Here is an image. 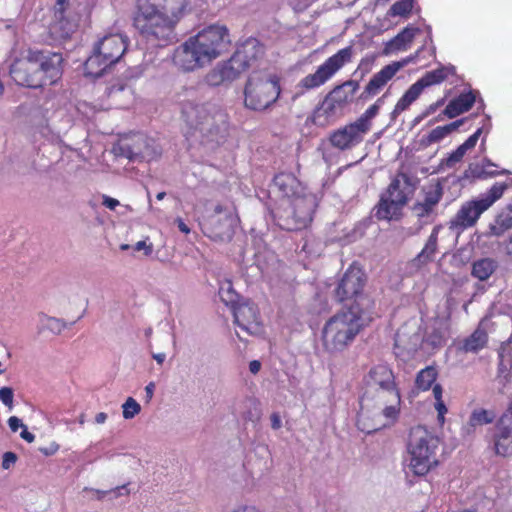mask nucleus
<instances>
[{
	"label": "nucleus",
	"instance_id": "obj_1",
	"mask_svg": "<svg viewBox=\"0 0 512 512\" xmlns=\"http://www.w3.org/2000/svg\"><path fill=\"white\" fill-rule=\"evenodd\" d=\"M225 26L211 25L190 37L174 53V63L183 71H193L218 58L229 46Z\"/></svg>",
	"mask_w": 512,
	"mask_h": 512
},
{
	"label": "nucleus",
	"instance_id": "obj_2",
	"mask_svg": "<svg viewBox=\"0 0 512 512\" xmlns=\"http://www.w3.org/2000/svg\"><path fill=\"white\" fill-rule=\"evenodd\" d=\"M181 118L189 128L199 132L203 144L214 147L228 134V115L215 103L184 100Z\"/></svg>",
	"mask_w": 512,
	"mask_h": 512
},
{
	"label": "nucleus",
	"instance_id": "obj_3",
	"mask_svg": "<svg viewBox=\"0 0 512 512\" xmlns=\"http://www.w3.org/2000/svg\"><path fill=\"white\" fill-rule=\"evenodd\" d=\"M62 62L59 53L30 51L28 57L13 62L10 75L18 85L29 88L52 85L62 75Z\"/></svg>",
	"mask_w": 512,
	"mask_h": 512
},
{
	"label": "nucleus",
	"instance_id": "obj_4",
	"mask_svg": "<svg viewBox=\"0 0 512 512\" xmlns=\"http://www.w3.org/2000/svg\"><path fill=\"white\" fill-rule=\"evenodd\" d=\"M399 404L397 388H364L357 417L358 428L367 434L380 430L396 416Z\"/></svg>",
	"mask_w": 512,
	"mask_h": 512
},
{
	"label": "nucleus",
	"instance_id": "obj_5",
	"mask_svg": "<svg viewBox=\"0 0 512 512\" xmlns=\"http://www.w3.org/2000/svg\"><path fill=\"white\" fill-rule=\"evenodd\" d=\"M176 23L147 0H138L134 27L151 46H166L176 40Z\"/></svg>",
	"mask_w": 512,
	"mask_h": 512
},
{
	"label": "nucleus",
	"instance_id": "obj_6",
	"mask_svg": "<svg viewBox=\"0 0 512 512\" xmlns=\"http://www.w3.org/2000/svg\"><path fill=\"white\" fill-rule=\"evenodd\" d=\"M362 309L348 306L334 315L323 329V339L327 347L343 350L362 328Z\"/></svg>",
	"mask_w": 512,
	"mask_h": 512
},
{
	"label": "nucleus",
	"instance_id": "obj_7",
	"mask_svg": "<svg viewBox=\"0 0 512 512\" xmlns=\"http://www.w3.org/2000/svg\"><path fill=\"white\" fill-rule=\"evenodd\" d=\"M415 191V185L408 175L399 173L392 180L385 193L381 195L375 216L379 220L399 219L402 208L408 203Z\"/></svg>",
	"mask_w": 512,
	"mask_h": 512
},
{
	"label": "nucleus",
	"instance_id": "obj_8",
	"mask_svg": "<svg viewBox=\"0 0 512 512\" xmlns=\"http://www.w3.org/2000/svg\"><path fill=\"white\" fill-rule=\"evenodd\" d=\"M437 446L438 439L424 427L417 426L411 429L408 442L409 468L415 475L423 476L437 464L435 458Z\"/></svg>",
	"mask_w": 512,
	"mask_h": 512
},
{
	"label": "nucleus",
	"instance_id": "obj_9",
	"mask_svg": "<svg viewBox=\"0 0 512 512\" xmlns=\"http://www.w3.org/2000/svg\"><path fill=\"white\" fill-rule=\"evenodd\" d=\"M244 94L246 107L264 110L277 100L280 88L272 74L257 71L249 76Z\"/></svg>",
	"mask_w": 512,
	"mask_h": 512
},
{
	"label": "nucleus",
	"instance_id": "obj_10",
	"mask_svg": "<svg viewBox=\"0 0 512 512\" xmlns=\"http://www.w3.org/2000/svg\"><path fill=\"white\" fill-rule=\"evenodd\" d=\"M112 153L129 161H151L160 156L161 148L153 138L143 133H129L118 139Z\"/></svg>",
	"mask_w": 512,
	"mask_h": 512
},
{
	"label": "nucleus",
	"instance_id": "obj_11",
	"mask_svg": "<svg viewBox=\"0 0 512 512\" xmlns=\"http://www.w3.org/2000/svg\"><path fill=\"white\" fill-rule=\"evenodd\" d=\"M314 208V197L312 195H304L302 192L292 198L284 211H277L278 225L288 231L300 230L312 221Z\"/></svg>",
	"mask_w": 512,
	"mask_h": 512
},
{
	"label": "nucleus",
	"instance_id": "obj_12",
	"mask_svg": "<svg viewBox=\"0 0 512 512\" xmlns=\"http://www.w3.org/2000/svg\"><path fill=\"white\" fill-rule=\"evenodd\" d=\"M238 218L232 208L216 205L213 213L201 222L203 233L214 241H229L234 234Z\"/></svg>",
	"mask_w": 512,
	"mask_h": 512
},
{
	"label": "nucleus",
	"instance_id": "obj_13",
	"mask_svg": "<svg viewBox=\"0 0 512 512\" xmlns=\"http://www.w3.org/2000/svg\"><path fill=\"white\" fill-rule=\"evenodd\" d=\"M365 274L356 265H351L342 276L337 288L335 298L338 302L353 301L350 306L361 308L362 291L365 285Z\"/></svg>",
	"mask_w": 512,
	"mask_h": 512
},
{
	"label": "nucleus",
	"instance_id": "obj_14",
	"mask_svg": "<svg viewBox=\"0 0 512 512\" xmlns=\"http://www.w3.org/2000/svg\"><path fill=\"white\" fill-rule=\"evenodd\" d=\"M352 46L339 50L336 54L329 57L322 65L318 67L315 73L304 77L299 87L303 89H313L323 85L328 81L345 63L350 62L352 57Z\"/></svg>",
	"mask_w": 512,
	"mask_h": 512
},
{
	"label": "nucleus",
	"instance_id": "obj_15",
	"mask_svg": "<svg viewBox=\"0 0 512 512\" xmlns=\"http://www.w3.org/2000/svg\"><path fill=\"white\" fill-rule=\"evenodd\" d=\"M235 324L248 334L256 335L261 332L259 311L256 305L249 300H241L231 309Z\"/></svg>",
	"mask_w": 512,
	"mask_h": 512
},
{
	"label": "nucleus",
	"instance_id": "obj_16",
	"mask_svg": "<svg viewBox=\"0 0 512 512\" xmlns=\"http://www.w3.org/2000/svg\"><path fill=\"white\" fill-rule=\"evenodd\" d=\"M486 210L478 199L465 202L448 222L449 229L460 233L473 227Z\"/></svg>",
	"mask_w": 512,
	"mask_h": 512
},
{
	"label": "nucleus",
	"instance_id": "obj_17",
	"mask_svg": "<svg viewBox=\"0 0 512 512\" xmlns=\"http://www.w3.org/2000/svg\"><path fill=\"white\" fill-rule=\"evenodd\" d=\"M367 133L357 121H354L335 131L330 136V141L334 147L345 150L359 144Z\"/></svg>",
	"mask_w": 512,
	"mask_h": 512
},
{
	"label": "nucleus",
	"instance_id": "obj_18",
	"mask_svg": "<svg viewBox=\"0 0 512 512\" xmlns=\"http://www.w3.org/2000/svg\"><path fill=\"white\" fill-rule=\"evenodd\" d=\"M127 44L124 37L120 34H110L103 37L95 49L99 52L106 61L109 63H117L124 52L126 51Z\"/></svg>",
	"mask_w": 512,
	"mask_h": 512
},
{
	"label": "nucleus",
	"instance_id": "obj_19",
	"mask_svg": "<svg viewBox=\"0 0 512 512\" xmlns=\"http://www.w3.org/2000/svg\"><path fill=\"white\" fill-rule=\"evenodd\" d=\"M496 431L493 436L496 454L505 456L509 453L512 444V422L507 415H502L496 423Z\"/></svg>",
	"mask_w": 512,
	"mask_h": 512
},
{
	"label": "nucleus",
	"instance_id": "obj_20",
	"mask_svg": "<svg viewBox=\"0 0 512 512\" xmlns=\"http://www.w3.org/2000/svg\"><path fill=\"white\" fill-rule=\"evenodd\" d=\"M342 112V107L327 94L322 103L315 109L311 119L315 125L324 127L340 116Z\"/></svg>",
	"mask_w": 512,
	"mask_h": 512
},
{
	"label": "nucleus",
	"instance_id": "obj_21",
	"mask_svg": "<svg viewBox=\"0 0 512 512\" xmlns=\"http://www.w3.org/2000/svg\"><path fill=\"white\" fill-rule=\"evenodd\" d=\"M234 55L248 68L264 55V46L251 37L237 47Z\"/></svg>",
	"mask_w": 512,
	"mask_h": 512
},
{
	"label": "nucleus",
	"instance_id": "obj_22",
	"mask_svg": "<svg viewBox=\"0 0 512 512\" xmlns=\"http://www.w3.org/2000/svg\"><path fill=\"white\" fill-rule=\"evenodd\" d=\"M396 388L392 370L386 365L373 367L365 378V388Z\"/></svg>",
	"mask_w": 512,
	"mask_h": 512
},
{
	"label": "nucleus",
	"instance_id": "obj_23",
	"mask_svg": "<svg viewBox=\"0 0 512 512\" xmlns=\"http://www.w3.org/2000/svg\"><path fill=\"white\" fill-rule=\"evenodd\" d=\"M272 188L275 193L283 198H294L303 191L300 182L289 173L276 175L273 180Z\"/></svg>",
	"mask_w": 512,
	"mask_h": 512
},
{
	"label": "nucleus",
	"instance_id": "obj_24",
	"mask_svg": "<svg viewBox=\"0 0 512 512\" xmlns=\"http://www.w3.org/2000/svg\"><path fill=\"white\" fill-rule=\"evenodd\" d=\"M396 75L390 64L384 66L377 72L368 82L364 91L360 95V99L366 100L371 96L379 93L380 90Z\"/></svg>",
	"mask_w": 512,
	"mask_h": 512
},
{
	"label": "nucleus",
	"instance_id": "obj_25",
	"mask_svg": "<svg viewBox=\"0 0 512 512\" xmlns=\"http://www.w3.org/2000/svg\"><path fill=\"white\" fill-rule=\"evenodd\" d=\"M496 381L499 384V392L511 393L512 390V354H499L498 373Z\"/></svg>",
	"mask_w": 512,
	"mask_h": 512
},
{
	"label": "nucleus",
	"instance_id": "obj_26",
	"mask_svg": "<svg viewBox=\"0 0 512 512\" xmlns=\"http://www.w3.org/2000/svg\"><path fill=\"white\" fill-rule=\"evenodd\" d=\"M418 29L406 27L400 33H398L394 38L388 41L385 44L383 49L384 55H390L396 51H405L408 49L410 44L412 43Z\"/></svg>",
	"mask_w": 512,
	"mask_h": 512
},
{
	"label": "nucleus",
	"instance_id": "obj_27",
	"mask_svg": "<svg viewBox=\"0 0 512 512\" xmlns=\"http://www.w3.org/2000/svg\"><path fill=\"white\" fill-rule=\"evenodd\" d=\"M359 89V83L354 80H348L341 85L336 86L328 95L344 109L352 102L356 91Z\"/></svg>",
	"mask_w": 512,
	"mask_h": 512
},
{
	"label": "nucleus",
	"instance_id": "obj_28",
	"mask_svg": "<svg viewBox=\"0 0 512 512\" xmlns=\"http://www.w3.org/2000/svg\"><path fill=\"white\" fill-rule=\"evenodd\" d=\"M511 228L512 209L506 206L496 215L494 221L489 224L486 235L488 237H500Z\"/></svg>",
	"mask_w": 512,
	"mask_h": 512
},
{
	"label": "nucleus",
	"instance_id": "obj_29",
	"mask_svg": "<svg viewBox=\"0 0 512 512\" xmlns=\"http://www.w3.org/2000/svg\"><path fill=\"white\" fill-rule=\"evenodd\" d=\"M481 133H482V129L479 128L473 135H471L463 144H461L446 159H443L441 162V166L447 167V168H452L457 163H459L463 159L466 152L475 147Z\"/></svg>",
	"mask_w": 512,
	"mask_h": 512
},
{
	"label": "nucleus",
	"instance_id": "obj_30",
	"mask_svg": "<svg viewBox=\"0 0 512 512\" xmlns=\"http://www.w3.org/2000/svg\"><path fill=\"white\" fill-rule=\"evenodd\" d=\"M475 102V96L473 93H465L458 96L456 99L450 101L443 111V114L448 118H454L461 113H464L473 106Z\"/></svg>",
	"mask_w": 512,
	"mask_h": 512
},
{
	"label": "nucleus",
	"instance_id": "obj_31",
	"mask_svg": "<svg viewBox=\"0 0 512 512\" xmlns=\"http://www.w3.org/2000/svg\"><path fill=\"white\" fill-rule=\"evenodd\" d=\"M113 64L109 63L99 54V52L94 48L93 54L86 60L84 64L85 74L88 76H92L94 78H98L103 75V73L107 70V68L111 67Z\"/></svg>",
	"mask_w": 512,
	"mask_h": 512
},
{
	"label": "nucleus",
	"instance_id": "obj_32",
	"mask_svg": "<svg viewBox=\"0 0 512 512\" xmlns=\"http://www.w3.org/2000/svg\"><path fill=\"white\" fill-rule=\"evenodd\" d=\"M497 415L494 410L484 409V408H477L474 409L469 417V420L467 422V432L471 433L474 431L478 426H483L487 424H491L495 421Z\"/></svg>",
	"mask_w": 512,
	"mask_h": 512
},
{
	"label": "nucleus",
	"instance_id": "obj_33",
	"mask_svg": "<svg viewBox=\"0 0 512 512\" xmlns=\"http://www.w3.org/2000/svg\"><path fill=\"white\" fill-rule=\"evenodd\" d=\"M498 263L492 258H482L475 261L472 265L471 274L481 280H487L497 269Z\"/></svg>",
	"mask_w": 512,
	"mask_h": 512
},
{
	"label": "nucleus",
	"instance_id": "obj_34",
	"mask_svg": "<svg viewBox=\"0 0 512 512\" xmlns=\"http://www.w3.org/2000/svg\"><path fill=\"white\" fill-rule=\"evenodd\" d=\"M109 98L120 107L128 106L133 98L132 89L124 84L114 85L109 88Z\"/></svg>",
	"mask_w": 512,
	"mask_h": 512
},
{
	"label": "nucleus",
	"instance_id": "obj_35",
	"mask_svg": "<svg viewBox=\"0 0 512 512\" xmlns=\"http://www.w3.org/2000/svg\"><path fill=\"white\" fill-rule=\"evenodd\" d=\"M219 67L228 82H232L237 79L241 73L247 69V67L234 54L228 61L219 64Z\"/></svg>",
	"mask_w": 512,
	"mask_h": 512
},
{
	"label": "nucleus",
	"instance_id": "obj_36",
	"mask_svg": "<svg viewBox=\"0 0 512 512\" xmlns=\"http://www.w3.org/2000/svg\"><path fill=\"white\" fill-rule=\"evenodd\" d=\"M454 73L455 68L453 66H442L436 70L427 72L422 78L419 79V82L423 85L424 88H426L443 82L449 74Z\"/></svg>",
	"mask_w": 512,
	"mask_h": 512
},
{
	"label": "nucleus",
	"instance_id": "obj_37",
	"mask_svg": "<svg viewBox=\"0 0 512 512\" xmlns=\"http://www.w3.org/2000/svg\"><path fill=\"white\" fill-rule=\"evenodd\" d=\"M440 228V226H435L433 228L432 233L429 236L424 248L418 254L415 261L423 264L433 259V256L437 250L438 233L440 231Z\"/></svg>",
	"mask_w": 512,
	"mask_h": 512
},
{
	"label": "nucleus",
	"instance_id": "obj_38",
	"mask_svg": "<svg viewBox=\"0 0 512 512\" xmlns=\"http://www.w3.org/2000/svg\"><path fill=\"white\" fill-rule=\"evenodd\" d=\"M66 324L63 320L48 316L46 314L38 315V331L39 333L50 332L52 334L60 333Z\"/></svg>",
	"mask_w": 512,
	"mask_h": 512
},
{
	"label": "nucleus",
	"instance_id": "obj_39",
	"mask_svg": "<svg viewBox=\"0 0 512 512\" xmlns=\"http://www.w3.org/2000/svg\"><path fill=\"white\" fill-rule=\"evenodd\" d=\"M484 323L481 322L474 333L465 340L464 349L466 352L481 350L487 342V333L483 328Z\"/></svg>",
	"mask_w": 512,
	"mask_h": 512
},
{
	"label": "nucleus",
	"instance_id": "obj_40",
	"mask_svg": "<svg viewBox=\"0 0 512 512\" xmlns=\"http://www.w3.org/2000/svg\"><path fill=\"white\" fill-rule=\"evenodd\" d=\"M420 340V336L417 333H413L409 336V331L407 326L401 327L395 336V346L399 349L410 351L412 347L409 344L416 345Z\"/></svg>",
	"mask_w": 512,
	"mask_h": 512
},
{
	"label": "nucleus",
	"instance_id": "obj_41",
	"mask_svg": "<svg viewBox=\"0 0 512 512\" xmlns=\"http://www.w3.org/2000/svg\"><path fill=\"white\" fill-rule=\"evenodd\" d=\"M508 188L507 183H496L491 189L478 200L488 210L498 199H500L504 191Z\"/></svg>",
	"mask_w": 512,
	"mask_h": 512
},
{
	"label": "nucleus",
	"instance_id": "obj_42",
	"mask_svg": "<svg viewBox=\"0 0 512 512\" xmlns=\"http://www.w3.org/2000/svg\"><path fill=\"white\" fill-rule=\"evenodd\" d=\"M437 372L433 367L422 369L416 378V385L422 390H428L436 380Z\"/></svg>",
	"mask_w": 512,
	"mask_h": 512
},
{
	"label": "nucleus",
	"instance_id": "obj_43",
	"mask_svg": "<svg viewBox=\"0 0 512 512\" xmlns=\"http://www.w3.org/2000/svg\"><path fill=\"white\" fill-rule=\"evenodd\" d=\"M383 97L370 106L356 121L368 132L371 129V120L378 114Z\"/></svg>",
	"mask_w": 512,
	"mask_h": 512
},
{
	"label": "nucleus",
	"instance_id": "obj_44",
	"mask_svg": "<svg viewBox=\"0 0 512 512\" xmlns=\"http://www.w3.org/2000/svg\"><path fill=\"white\" fill-rule=\"evenodd\" d=\"M219 295L221 300L226 304L231 306V309L233 306H236L241 301H238V295L233 290L232 285L230 282H227L219 289Z\"/></svg>",
	"mask_w": 512,
	"mask_h": 512
},
{
	"label": "nucleus",
	"instance_id": "obj_45",
	"mask_svg": "<svg viewBox=\"0 0 512 512\" xmlns=\"http://www.w3.org/2000/svg\"><path fill=\"white\" fill-rule=\"evenodd\" d=\"M413 8V0H398L389 9L391 16H407Z\"/></svg>",
	"mask_w": 512,
	"mask_h": 512
},
{
	"label": "nucleus",
	"instance_id": "obj_46",
	"mask_svg": "<svg viewBox=\"0 0 512 512\" xmlns=\"http://www.w3.org/2000/svg\"><path fill=\"white\" fill-rule=\"evenodd\" d=\"M122 415L124 419H132L141 411L140 404L132 397H128L122 405Z\"/></svg>",
	"mask_w": 512,
	"mask_h": 512
},
{
	"label": "nucleus",
	"instance_id": "obj_47",
	"mask_svg": "<svg viewBox=\"0 0 512 512\" xmlns=\"http://www.w3.org/2000/svg\"><path fill=\"white\" fill-rule=\"evenodd\" d=\"M205 82L210 86H219L228 81L226 80L219 65H217L206 75Z\"/></svg>",
	"mask_w": 512,
	"mask_h": 512
},
{
	"label": "nucleus",
	"instance_id": "obj_48",
	"mask_svg": "<svg viewBox=\"0 0 512 512\" xmlns=\"http://www.w3.org/2000/svg\"><path fill=\"white\" fill-rule=\"evenodd\" d=\"M485 166H495L490 160H485L482 166L470 164L464 172L465 178H483Z\"/></svg>",
	"mask_w": 512,
	"mask_h": 512
},
{
	"label": "nucleus",
	"instance_id": "obj_49",
	"mask_svg": "<svg viewBox=\"0 0 512 512\" xmlns=\"http://www.w3.org/2000/svg\"><path fill=\"white\" fill-rule=\"evenodd\" d=\"M442 198V189L439 186L431 188L425 193L424 202L428 208H433L439 203Z\"/></svg>",
	"mask_w": 512,
	"mask_h": 512
},
{
	"label": "nucleus",
	"instance_id": "obj_50",
	"mask_svg": "<svg viewBox=\"0 0 512 512\" xmlns=\"http://www.w3.org/2000/svg\"><path fill=\"white\" fill-rule=\"evenodd\" d=\"M445 339L438 333L434 332L425 340L426 348L442 349L444 347Z\"/></svg>",
	"mask_w": 512,
	"mask_h": 512
},
{
	"label": "nucleus",
	"instance_id": "obj_51",
	"mask_svg": "<svg viewBox=\"0 0 512 512\" xmlns=\"http://www.w3.org/2000/svg\"><path fill=\"white\" fill-rule=\"evenodd\" d=\"M13 398H14V393H13L12 388H10V387L0 388V400L9 409L13 408Z\"/></svg>",
	"mask_w": 512,
	"mask_h": 512
},
{
	"label": "nucleus",
	"instance_id": "obj_52",
	"mask_svg": "<svg viewBox=\"0 0 512 512\" xmlns=\"http://www.w3.org/2000/svg\"><path fill=\"white\" fill-rule=\"evenodd\" d=\"M423 89H424L423 85L418 80L404 94L407 95V98H409L410 100H412V102H414L420 96Z\"/></svg>",
	"mask_w": 512,
	"mask_h": 512
},
{
	"label": "nucleus",
	"instance_id": "obj_53",
	"mask_svg": "<svg viewBox=\"0 0 512 512\" xmlns=\"http://www.w3.org/2000/svg\"><path fill=\"white\" fill-rule=\"evenodd\" d=\"M413 212L415 213V215L419 218H422V217H425V216H428L432 211H433V208H428L426 205H425V202L424 201H421V202H418V203H415L413 205Z\"/></svg>",
	"mask_w": 512,
	"mask_h": 512
},
{
	"label": "nucleus",
	"instance_id": "obj_54",
	"mask_svg": "<svg viewBox=\"0 0 512 512\" xmlns=\"http://www.w3.org/2000/svg\"><path fill=\"white\" fill-rule=\"evenodd\" d=\"M448 134L446 133V130L443 129V126H438L434 128L428 135V141L430 143H435L443 139Z\"/></svg>",
	"mask_w": 512,
	"mask_h": 512
},
{
	"label": "nucleus",
	"instance_id": "obj_55",
	"mask_svg": "<svg viewBox=\"0 0 512 512\" xmlns=\"http://www.w3.org/2000/svg\"><path fill=\"white\" fill-rule=\"evenodd\" d=\"M17 455L14 452H5L2 459V468L5 470L10 469L17 462Z\"/></svg>",
	"mask_w": 512,
	"mask_h": 512
},
{
	"label": "nucleus",
	"instance_id": "obj_56",
	"mask_svg": "<svg viewBox=\"0 0 512 512\" xmlns=\"http://www.w3.org/2000/svg\"><path fill=\"white\" fill-rule=\"evenodd\" d=\"M412 100H410L409 98H407V95H403L399 101L397 102L395 108H394V111H393V116L397 115V114H400L401 112H403L404 110H406L411 104H412Z\"/></svg>",
	"mask_w": 512,
	"mask_h": 512
},
{
	"label": "nucleus",
	"instance_id": "obj_57",
	"mask_svg": "<svg viewBox=\"0 0 512 512\" xmlns=\"http://www.w3.org/2000/svg\"><path fill=\"white\" fill-rule=\"evenodd\" d=\"M418 56V52L414 56H410L407 58L402 59L401 61L393 62L390 64V66L393 68L395 73H397L400 69L408 65L410 62H412L416 57Z\"/></svg>",
	"mask_w": 512,
	"mask_h": 512
},
{
	"label": "nucleus",
	"instance_id": "obj_58",
	"mask_svg": "<svg viewBox=\"0 0 512 512\" xmlns=\"http://www.w3.org/2000/svg\"><path fill=\"white\" fill-rule=\"evenodd\" d=\"M59 449V445L55 442H51L47 446H41L39 447V451L44 454L45 456H51L55 454Z\"/></svg>",
	"mask_w": 512,
	"mask_h": 512
},
{
	"label": "nucleus",
	"instance_id": "obj_59",
	"mask_svg": "<svg viewBox=\"0 0 512 512\" xmlns=\"http://www.w3.org/2000/svg\"><path fill=\"white\" fill-rule=\"evenodd\" d=\"M134 249L136 251H142L143 250L144 254L146 256H149L152 253V251H153V245H152V243L147 244L146 241H138L135 244Z\"/></svg>",
	"mask_w": 512,
	"mask_h": 512
},
{
	"label": "nucleus",
	"instance_id": "obj_60",
	"mask_svg": "<svg viewBox=\"0 0 512 512\" xmlns=\"http://www.w3.org/2000/svg\"><path fill=\"white\" fill-rule=\"evenodd\" d=\"M8 425L12 432H16L19 428H25V425L16 416H11L8 419Z\"/></svg>",
	"mask_w": 512,
	"mask_h": 512
},
{
	"label": "nucleus",
	"instance_id": "obj_61",
	"mask_svg": "<svg viewBox=\"0 0 512 512\" xmlns=\"http://www.w3.org/2000/svg\"><path fill=\"white\" fill-rule=\"evenodd\" d=\"M102 204L110 210H115V208L119 205V201L117 199L104 195Z\"/></svg>",
	"mask_w": 512,
	"mask_h": 512
},
{
	"label": "nucleus",
	"instance_id": "obj_62",
	"mask_svg": "<svg viewBox=\"0 0 512 512\" xmlns=\"http://www.w3.org/2000/svg\"><path fill=\"white\" fill-rule=\"evenodd\" d=\"M435 409L437 410L438 412V419L440 421H443L444 420V414L447 412V408L443 402V400H440V401H436L435 403Z\"/></svg>",
	"mask_w": 512,
	"mask_h": 512
},
{
	"label": "nucleus",
	"instance_id": "obj_63",
	"mask_svg": "<svg viewBox=\"0 0 512 512\" xmlns=\"http://www.w3.org/2000/svg\"><path fill=\"white\" fill-rule=\"evenodd\" d=\"M464 121H465V119L456 120L450 124L443 126V129L446 130L447 134H450L451 132L458 129L464 123Z\"/></svg>",
	"mask_w": 512,
	"mask_h": 512
},
{
	"label": "nucleus",
	"instance_id": "obj_64",
	"mask_svg": "<svg viewBox=\"0 0 512 512\" xmlns=\"http://www.w3.org/2000/svg\"><path fill=\"white\" fill-rule=\"evenodd\" d=\"M271 427L274 430H278L282 426L281 418L278 413H273L270 417Z\"/></svg>",
	"mask_w": 512,
	"mask_h": 512
}]
</instances>
